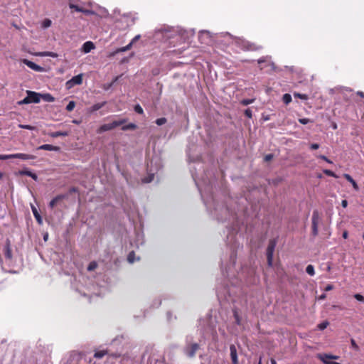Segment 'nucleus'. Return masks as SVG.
<instances>
[{"mask_svg":"<svg viewBox=\"0 0 364 364\" xmlns=\"http://www.w3.org/2000/svg\"><path fill=\"white\" fill-rule=\"evenodd\" d=\"M311 148L312 149H318L319 148V144H312L311 145Z\"/></svg>","mask_w":364,"mask_h":364,"instance_id":"nucleus-55","label":"nucleus"},{"mask_svg":"<svg viewBox=\"0 0 364 364\" xmlns=\"http://www.w3.org/2000/svg\"><path fill=\"white\" fill-rule=\"evenodd\" d=\"M198 38L202 43H208L210 41V32L208 31H201L199 33Z\"/></svg>","mask_w":364,"mask_h":364,"instance_id":"nucleus-8","label":"nucleus"},{"mask_svg":"<svg viewBox=\"0 0 364 364\" xmlns=\"http://www.w3.org/2000/svg\"><path fill=\"white\" fill-rule=\"evenodd\" d=\"M82 83V74H79L73 77L66 82V87L68 89L72 88L75 85H81Z\"/></svg>","mask_w":364,"mask_h":364,"instance_id":"nucleus-3","label":"nucleus"},{"mask_svg":"<svg viewBox=\"0 0 364 364\" xmlns=\"http://www.w3.org/2000/svg\"><path fill=\"white\" fill-rule=\"evenodd\" d=\"M139 258L136 259L135 258V253L132 251L129 252L127 257V260L129 263H133L136 260H139Z\"/></svg>","mask_w":364,"mask_h":364,"instance_id":"nucleus-21","label":"nucleus"},{"mask_svg":"<svg viewBox=\"0 0 364 364\" xmlns=\"http://www.w3.org/2000/svg\"><path fill=\"white\" fill-rule=\"evenodd\" d=\"M271 364H277V362L274 359H271Z\"/></svg>","mask_w":364,"mask_h":364,"instance_id":"nucleus-62","label":"nucleus"},{"mask_svg":"<svg viewBox=\"0 0 364 364\" xmlns=\"http://www.w3.org/2000/svg\"><path fill=\"white\" fill-rule=\"evenodd\" d=\"M324 173H326L327 176L336 177V174L331 170H324Z\"/></svg>","mask_w":364,"mask_h":364,"instance_id":"nucleus-44","label":"nucleus"},{"mask_svg":"<svg viewBox=\"0 0 364 364\" xmlns=\"http://www.w3.org/2000/svg\"><path fill=\"white\" fill-rule=\"evenodd\" d=\"M154 179V174H151L150 176H149L148 177L145 178L144 180H143V182L144 183H150L151 181H152Z\"/></svg>","mask_w":364,"mask_h":364,"instance_id":"nucleus-43","label":"nucleus"},{"mask_svg":"<svg viewBox=\"0 0 364 364\" xmlns=\"http://www.w3.org/2000/svg\"><path fill=\"white\" fill-rule=\"evenodd\" d=\"M125 122H126V119H121V120H117V121H113L111 123L102 124L97 129V133L102 134L105 132L112 130V129L123 124Z\"/></svg>","mask_w":364,"mask_h":364,"instance_id":"nucleus-1","label":"nucleus"},{"mask_svg":"<svg viewBox=\"0 0 364 364\" xmlns=\"http://www.w3.org/2000/svg\"><path fill=\"white\" fill-rule=\"evenodd\" d=\"M48 234H46V235L43 236V239H44V240H46H46H48Z\"/></svg>","mask_w":364,"mask_h":364,"instance_id":"nucleus-63","label":"nucleus"},{"mask_svg":"<svg viewBox=\"0 0 364 364\" xmlns=\"http://www.w3.org/2000/svg\"><path fill=\"white\" fill-rule=\"evenodd\" d=\"M132 46V42H130L127 46L118 49L115 52V53H119V52H125V51L128 50L129 49H130ZM114 54V53H112V55H113Z\"/></svg>","mask_w":364,"mask_h":364,"instance_id":"nucleus-23","label":"nucleus"},{"mask_svg":"<svg viewBox=\"0 0 364 364\" xmlns=\"http://www.w3.org/2000/svg\"><path fill=\"white\" fill-rule=\"evenodd\" d=\"M199 349V345L197 343H192L190 346H188L185 348V353L190 358H193L196 352Z\"/></svg>","mask_w":364,"mask_h":364,"instance_id":"nucleus-6","label":"nucleus"},{"mask_svg":"<svg viewBox=\"0 0 364 364\" xmlns=\"http://www.w3.org/2000/svg\"><path fill=\"white\" fill-rule=\"evenodd\" d=\"M70 7L71 9H75V11H80V12H84V13H88L89 12L88 11L82 10V9H80V7H78L76 5H74L73 4H70Z\"/></svg>","mask_w":364,"mask_h":364,"instance_id":"nucleus-32","label":"nucleus"},{"mask_svg":"<svg viewBox=\"0 0 364 364\" xmlns=\"http://www.w3.org/2000/svg\"><path fill=\"white\" fill-rule=\"evenodd\" d=\"M38 149H41V150H46V151H58L59 150V147L53 146L51 144H43V145L40 146Z\"/></svg>","mask_w":364,"mask_h":364,"instance_id":"nucleus-15","label":"nucleus"},{"mask_svg":"<svg viewBox=\"0 0 364 364\" xmlns=\"http://www.w3.org/2000/svg\"><path fill=\"white\" fill-rule=\"evenodd\" d=\"M230 356L233 364H238L237 350L234 345L230 347Z\"/></svg>","mask_w":364,"mask_h":364,"instance_id":"nucleus-11","label":"nucleus"},{"mask_svg":"<svg viewBox=\"0 0 364 364\" xmlns=\"http://www.w3.org/2000/svg\"><path fill=\"white\" fill-rule=\"evenodd\" d=\"M347 237H348V232H344L343 233V237L346 239V238H347Z\"/></svg>","mask_w":364,"mask_h":364,"instance_id":"nucleus-61","label":"nucleus"},{"mask_svg":"<svg viewBox=\"0 0 364 364\" xmlns=\"http://www.w3.org/2000/svg\"><path fill=\"white\" fill-rule=\"evenodd\" d=\"M106 104V102H100V103H96L94 105H92L90 108L91 112H95L101 109L105 106Z\"/></svg>","mask_w":364,"mask_h":364,"instance_id":"nucleus-18","label":"nucleus"},{"mask_svg":"<svg viewBox=\"0 0 364 364\" xmlns=\"http://www.w3.org/2000/svg\"><path fill=\"white\" fill-rule=\"evenodd\" d=\"M134 111L141 114L144 113L143 109L139 105H136L134 107Z\"/></svg>","mask_w":364,"mask_h":364,"instance_id":"nucleus-37","label":"nucleus"},{"mask_svg":"<svg viewBox=\"0 0 364 364\" xmlns=\"http://www.w3.org/2000/svg\"><path fill=\"white\" fill-rule=\"evenodd\" d=\"M318 213L316 211H314L312 215V226H318Z\"/></svg>","mask_w":364,"mask_h":364,"instance_id":"nucleus-19","label":"nucleus"},{"mask_svg":"<svg viewBox=\"0 0 364 364\" xmlns=\"http://www.w3.org/2000/svg\"><path fill=\"white\" fill-rule=\"evenodd\" d=\"M96 267H97L96 262H90V264H89L87 269L89 271H92V270L95 269Z\"/></svg>","mask_w":364,"mask_h":364,"instance_id":"nucleus-40","label":"nucleus"},{"mask_svg":"<svg viewBox=\"0 0 364 364\" xmlns=\"http://www.w3.org/2000/svg\"><path fill=\"white\" fill-rule=\"evenodd\" d=\"M255 101L254 99H245L241 101V104L243 105H248L250 104L253 103Z\"/></svg>","mask_w":364,"mask_h":364,"instance_id":"nucleus-33","label":"nucleus"},{"mask_svg":"<svg viewBox=\"0 0 364 364\" xmlns=\"http://www.w3.org/2000/svg\"><path fill=\"white\" fill-rule=\"evenodd\" d=\"M306 272L310 276H314L315 274L314 267L311 264H309L306 268Z\"/></svg>","mask_w":364,"mask_h":364,"instance_id":"nucleus-22","label":"nucleus"},{"mask_svg":"<svg viewBox=\"0 0 364 364\" xmlns=\"http://www.w3.org/2000/svg\"><path fill=\"white\" fill-rule=\"evenodd\" d=\"M350 343H351V346L356 350H358L359 349V347L357 345V343H355V340L354 339H351L350 341Z\"/></svg>","mask_w":364,"mask_h":364,"instance_id":"nucleus-45","label":"nucleus"},{"mask_svg":"<svg viewBox=\"0 0 364 364\" xmlns=\"http://www.w3.org/2000/svg\"><path fill=\"white\" fill-rule=\"evenodd\" d=\"M106 354L105 350H100L95 353V357L97 358H101Z\"/></svg>","mask_w":364,"mask_h":364,"instance_id":"nucleus-34","label":"nucleus"},{"mask_svg":"<svg viewBox=\"0 0 364 364\" xmlns=\"http://www.w3.org/2000/svg\"><path fill=\"white\" fill-rule=\"evenodd\" d=\"M344 177L346 178V179L349 181L353 186V188L357 190L358 189V186L356 183V182L355 181V180L349 175V174H344Z\"/></svg>","mask_w":364,"mask_h":364,"instance_id":"nucleus-17","label":"nucleus"},{"mask_svg":"<svg viewBox=\"0 0 364 364\" xmlns=\"http://www.w3.org/2000/svg\"><path fill=\"white\" fill-rule=\"evenodd\" d=\"M273 158V155L272 154H267L264 156V160L266 161H270Z\"/></svg>","mask_w":364,"mask_h":364,"instance_id":"nucleus-50","label":"nucleus"},{"mask_svg":"<svg viewBox=\"0 0 364 364\" xmlns=\"http://www.w3.org/2000/svg\"><path fill=\"white\" fill-rule=\"evenodd\" d=\"M140 38V35H137L136 36L131 42H132V44L136 41L137 40H139Z\"/></svg>","mask_w":364,"mask_h":364,"instance_id":"nucleus-56","label":"nucleus"},{"mask_svg":"<svg viewBox=\"0 0 364 364\" xmlns=\"http://www.w3.org/2000/svg\"><path fill=\"white\" fill-rule=\"evenodd\" d=\"M275 246H276L275 241L271 240L267 247V263H268V265L270 267L272 265L273 254H274Z\"/></svg>","mask_w":364,"mask_h":364,"instance_id":"nucleus-2","label":"nucleus"},{"mask_svg":"<svg viewBox=\"0 0 364 364\" xmlns=\"http://www.w3.org/2000/svg\"><path fill=\"white\" fill-rule=\"evenodd\" d=\"M245 114L248 118H252V111L250 110V109H247L245 111Z\"/></svg>","mask_w":364,"mask_h":364,"instance_id":"nucleus-47","label":"nucleus"},{"mask_svg":"<svg viewBox=\"0 0 364 364\" xmlns=\"http://www.w3.org/2000/svg\"><path fill=\"white\" fill-rule=\"evenodd\" d=\"M299 121L302 124H306L310 122V119H307V118H301V119H299Z\"/></svg>","mask_w":364,"mask_h":364,"instance_id":"nucleus-46","label":"nucleus"},{"mask_svg":"<svg viewBox=\"0 0 364 364\" xmlns=\"http://www.w3.org/2000/svg\"><path fill=\"white\" fill-rule=\"evenodd\" d=\"M284 104L288 105L291 102V96L289 94H284L282 97Z\"/></svg>","mask_w":364,"mask_h":364,"instance_id":"nucleus-24","label":"nucleus"},{"mask_svg":"<svg viewBox=\"0 0 364 364\" xmlns=\"http://www.w3.org/2000/svg\"><path fill=\"white\" fill-rule=\"evenodd\" d=\"M4 255L6 258L11 259L12 257V253L11 250V244L9 240L6 242V245L4 247Z\"/></svg>","mask_w":364,"mask_h":364,"instance_id":"nucleus-13","label":"nucleus"},{"mask_svg":"<svg viewBox=\"0 0 364 364\" xmlns=\"http://www.w3.org/2000/svg\"><path fill=\"white\" fill-rule=\"evenodd\" d=\"M31 210H32L33 216L36 218V220L38 222V223L39 225H42L43 224V219H42L41 215L39 214L37 208L34 205H31Z\"/></svg>","mask_w":364,"mask_h":364,"instance_id":"nucleus-14","label":"nucleus"},{"mask_svg":"<svg viewBox=\"0 0 364 364\" xmlns=\"http://www.w3.org/2000/svg\"><path fill=\"white\" fill-rule=\"evenodd\" d=\"M68 135V132H55L50 134L52 137L65 136Z\"/></svg>","mask_w":364,"mask_h":364,"instance_id":"nucleus-20","label":"nucleus"},{"mask_svg":"<svg viewBox=\"0 0 364 364\" xmlns=\"http://www.w3.org/2000/svg\"><path fill=\"white\" fill-rule=\"evenodd\" d=\"M35 56H39V57H52V58H57L58 55L56 53L50 52V51H44V52H38L33 54Z\"/></svg>","mask_w":364,"mask_h":364,"instance_id":"nucleus-12","label":"nucleus"},{"mask_svg":"<svg viewBox=\"0 0 364 364\" xmlns=\"http://www.w3.org/2000/svg\"><path fill=\"white\" fill-rule=\"evenodd\" d=\"M12 159H20L22 160L34 159L36 156L31 154H26L23 153L13 154Z\"/></svg>","mask_w":364,"mask_h":364,"instance_id":"nucleus-9","label":"nucleus"},{"mask_svg":"<svg viewBox=\"0 0 364 364\" xmlns=\"http://www.w3.org/2000/svg\"><path fill=\"white\" fill-rule=\"evenodd\" d=\"M328 325V321H324V322H322L321 323H319L318 325V328L319 330H324Z\"/></svg>","mask_w":364,"mask_h":364,"instance_id":"nucleus-35","label":"nucleus"},{"mask_svg":"<svg viewBox=\"0 0 364 364\" xmlns=\"http://www.w3.org/2000/svg\"><path fill=\"white\" fill-rule=\"evenodd\" d=\"M75 103L74 101H70L69 102V103L68 104V105L66 106V109L68 111V112H70L72 110H73V109L75 108Z\"/></svg>","mask_w":364,"mask_h":364,"instance_id":"nucleus-28","label":"nucleus"},{"mask_svg":"<svg viewBox=\"0 0 364 364\" xmlns=\"http://www.w3.org/2000/svg\"><path fill=\"white\" fill-rule=\"evenodd\" d=\"M246 46H245V48L247 50H256L258 49L254 44L250 43L248 42L246 43Z\"/></svg>","mask_w":364,"mask_h":364,"instance_id":"nucleus-31","label":"nucleus"},{"mask_svg":"<svg viewBox=\"0 0 364 364\" xmlns=\"http://www.w3.org/2000/svg\"><path fill=\"white\" fill-rule=\"evenodd\" d=\"M50 26H51V21L48 18H46L42 22V27L43 28H47L50 27Z\"/></svg>","mask_w":364,"mask_h":364,"instance_id":"nucleus-26","label":"nucleus"},{"mask_svg":"<svg viewBox=\"0 0 364 364\" xmlns=\"http://www.w3.org/2000/svg\"><path fill=\"white\" fill-rule=\"evenodd\" d=\"M354 298H355L356 300L359 301H363V302H364V296H362V295H361V294H355L354 295Z\"/></svg>","mask_w":364,"mask_h":364,"instance_id":"nucleus-39","label":"nucleus"},{"mask_svg":"<svg viewBox=\"0 0 364 364\" xmlns=\"http://www.w3.org/2000/svg\"><path fill=\"white\" fill-rule=\"evenodd\" d=\"M357 95L360 96L361 97H364V92H361V91H358L357 92Z\"/></svg>","mask_w":364,"mask_h":364,"instance_id":"nucleus-60","label":"nucleus"},{"mask_svg":"<svg viewBox=\"0 0 364 364\" xmlns=\"http://www.w3.org/2000/svg\"><path fill=\"white\" fill-rule=\"evenodd\" d=\"M64 198H65V196L63 195H59V196L55 197V198L57 199L58 201H59L60 200H61Z\"/></svg>","mask_w":364,"mask_h":364,"instance_id":"nucleus-57","label":"nucleus"},{"mask_svg":"<svg viewBox=\"0 0 364 364\" xmlns=\"http://www.w3.org/2000/svg\"><path fill=\"white\" fill-rule=\"evenodd\" d=\"M58 201L55 198L52 199L49 203V207L53 208Z\"/></svg>","mask_w":364,"mask_h":364,"instance_id":"nucleus-42","label":"nucleus"},{"mask_svg":"<svg viewBox=\"0 0 364 364\" xmlns=\"http://www.w3.org/2000/svg\"><path fill=\"white\" fill-rule=\"evenodd\" d=\"M269 59V57L267 56V57H262L261 58H259L257 62L259 64H262V63H264V62H267V60Z\"/></svg>","mask_w":364,"mask_h":364,"instance_id":"nucleus-48","label":"nucleus"},{"mask_svg":"<svg viewBox=\"0 0 364 364\" xmlns=\"http://www.w3.org/2000/svg\"><path fill=\"white\" fill-rule=\"evenodd\" d=\"M333 289V286L332 284H328L326 288H325V291H331Z\"/></svg>","mask_w":364,"mask_h":364,"instance_id":"nucleus-52","label":"nucleus"},{"mask_svg":"<svg viewBox=\"0 0 364 364\" xmlns=\"http://www.w3.org/2000/svg\"><path fill=\"white\" fill-rule=\"evenodd\" d=\"M30 103H31V102L28 95L23 100L18 102V105H26V104H30Z\"/></svg>","mask_w":364,"mask_h":364,"instance_id":"nucleus-30","label":"nucleus"},{"mask_svg":"<svg viewBox=\"0 0 364 364\" xmlns=\"http://www.w3.org/2000/svg\"><path fill=\"white\" fill-rule=\"evenodd\" d=\"M12 159V154L0 155V160H6Z\"/></svg>","mask_w":364,"mask_h":364,"instance_id":"nucleus-41","label":"nucleus"},{"mask_svg":"<svg viewBox=\"0 0 364 364\" xmlns=\"http://www.w3.org/2000/svg\"><path fill=\"white\" fill-rule=\"evenodd\" d=\"M136 128V125L134 123H129V124H127L124 127H122V129L124 131L129 130V129H135Z\"/></svg>","mask_w":364,"mask_h":364,"instance_id":"nucleus-25","label":"nucleus"},{"mask_svg":"<svg viewBox=\"0 0 364 364\" xmlns=\"http://www.w3.org/2000/svg\"><path fill=\"white\" fill-rule=\"evenodd\" d=\"M18 173L20 175H26L28 176H31L32 172L28 170H22V171H20Z\"/></svg>","mask_w":364,"mask_h":364,"instance_id":"nucleus-38","label":"nucleus"},{"mask_svg":"<svg viewBox=\"0 0 364 364\" xmlns=\"http://www.w3.org/2000/svg\"><path fill=\"white\" fill-rule=\"evenodd\" d=\"M341 205L343 208H346L348 206V201L346 200H343L341 201Z\"/></svg>","mask_w":364,"mask_h":364,"instance_id":"nucleus-54","label":"nucleus"},{"mask_svg":"<svg viewBox=\"0 0 364 364\" xmlns=\"http://www.w3.org/2000/svg\"><path fill=\"white\" fill-rule=\"evenodd\" d=\"M41 99L48 102H52L55 100V98L49 93L41 94Z\"/></svg>","mask_w":364,"mask_h":364,"instance_id":"nucleus-16","label":"nucleus"},{"mask_svg":"<svg viewBox=\"0 0 364 364\" xmlns=\"http://www.w3.org/2000/svg\"><path fill=\"white\" fill-rule=\"evenodd\" d=\"M30 177H31L35 181H36L38 179L37 175L36 173H31V176Z\"/></svg>","mask_w":364,"mask_h":364,"instance_id":"nucleus-58","label":"nucleus"},{"mask_svg":"<svg viewBox=\"0 0 364 364\" xmlns=\"http://www.w3.org/2000/svg\"><path fill=\"white\" fill-rule=\"evenodd\" d=\"M294 96L295 97H298V98H300L301 100H306L308 99V95H305V94H300L299 92H294Z\"/></svg>","mask_w":364,"mask_h":364,"instance_id":"nucleus-27","label":"nucleus"},{"mask_svg":"<svg viewBox=\"0 0 364 364\" xmlns=\"http://www.w3.org/2000/svg\"><path fill=\"white\" fill-rule=\"evenodd\" d=\"M95 48V44L92 41H87V42L84 43L82 45V51L84 53H88L92 50H93Z\"/></svg>","mask_w":364,"mask_h":364,"instance_id":"nucleus-10","label":"nucleus"},{"mask_svg":"<svg viewBox=\"0 0 364 364\" xmlns=\"http://www.w3.org/2000/svg\"><path fill=\"white\" fill-rule=\"evenodd\" d=\"M331 269V265L329 262L326 263V270L329 272Z\"/></svg>","mask_w":364,"mask_h":364,"instance_id":"nucleus-59","label":"nucleus"},{"mask_svg":"<svg viewBox=\"0 0 364 364\" xmlns=\"http://www.w3.org/2000/svg\"><path fill=\"white\" fill-rule=\"evenodd\" d=\"M18 127L21 129H28V130H33L35 129V127L28 124H19Z\"/></svg>","mask_w":364,"mask_h":364,"instance_id":"nucleus-36","label":"nucleus"},{"mask_svg":"<svg viewBox=\"0 0 364 364\" xmlns=\"http://www.w3.org/2000/svg\"><path fill=\"white\" fill-rule=\"evenodd\" d=\"M167 122L165 117L159 118L156 120V124L159 126L164 124Z\"/></svg>","mask_w":364,"mask_h":364,"instance_id":"nucleus-29","label":"nucleus"},{"mask_svg":"<svg viewBox=\"0 0 364 364\" xmlns=\"http://www.w3.org/2000/svg\"><path fill=\"white\" fill-rule=\"evenodd\" d=\"M21 62L34 71L43 72L44 70V68L43 67L27 59H23L21 60Z\"/></svg>","mask_w":364,"mask_h":364,"instance_id":"nucleus-5","label":"nucleus"},{"mask_svg":"<svg viewBox=\"0 0 364 364\" xmlns=\"http://www.w3.org/2000/svg\"><path fill=\"white\" fill-rule=\"evenodd\" d=\"M317 358L321 360L324 364H327L328 363H334L333 361H330L329 360H337L338 359V356L333 355L330 354L326 353H319L317 355Z\"/></svg>","mask_w":364,"mask_h":364,"instance_id":"nucleus-4","label":"nucleus"},{"mask_svg":"<svg viewBox=\"0 0 364 364\" xmlns=\"http://www.w3.org/2000/svg\"><path fill=\"white\" fill-rule=\"evenodd\" d=\"M312 231L314 235L318 234V226H312Z\"/></svg>","mask_w":364,"mask_h":364,"instance_id":"nucleus-51","label":"nucleus"},{"mask_svg":"<svg viewBox=\"0 0 364 364\" xmlns=\"http://www.w3.org/2000/svg\"><path fill=\"white\" fill-rule=\"evenodd\" d=\"M27 95L31 103H38L41 101V93L33 91H27Z\"/></svg>","mask_w":364,"mask_h":364,"instance_id":"nucleus-7","label":"nucleus"},{"mask_svg":"<svg viewBox=\"0 0 364 364\" xmlns=\"http://www.w3.org/2000/svg\"><path fill=\"white\" fill-rule=\"evenodd\" d=\"M320 158L324 161H326V162L329 163V164H331V161H330L326 156H321Z\"/></svg>","mask_w":364,"mask_h":364,"instance_id":"nucleus-53","label":"nucleus"},{"mask_svg":"<svg viewBox=\"0 0 364 364\" xmlns=\"http://www.w3.org/2000/svg\"><path fill=\"white\" fill-rule=\"evenodd\" d=\"M327 364H340V363L334 362V363H328Z\"/></svg>","mask_w":364,"mask_h":364,"instance_id":"nucleus-64","label":"nucleus"},{"mask_svg":"<svg viewBox=\"0 0 364 364\" xmlns=\"http://www.w3.org/2000/svg\"><path fill=\"white\" fill-rule=\"evenodd\" d=\"M234 316H235V321L236 323L239 325L240 324V319L237 315V313L236 311L234 312Z\"/></svg>","mask_w":364,"mask_h":364,"instance_id":"nucleus-49","label":"nucleus"}]
</instances>
